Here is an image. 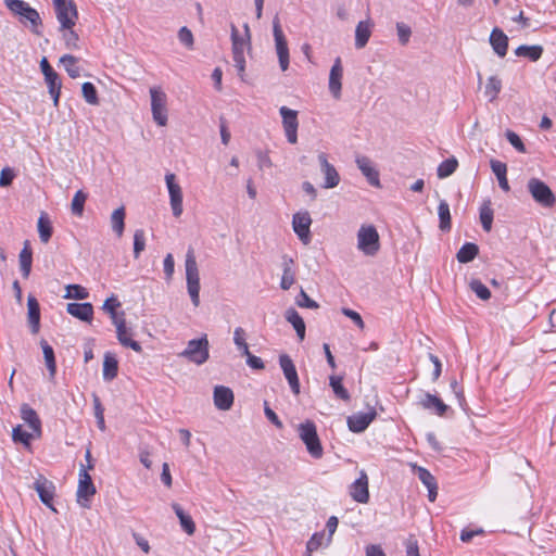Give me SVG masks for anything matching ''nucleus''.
Returning a JSON list of instances; mask_svg holds the SVG:
<instances>
[{
  "instance_id": "13",
  "label": "nucleus",
  "mask_w": 556,
  "mask_h": 556,
  "mask_svg": "<svg viewBox=\"0 0 556 556\" xmlns=\"http://www.w3.org/2000/svg\"><path fill=\"white\" fill-rule=\"evenodd\" d=\"M279 365L282 369L283 376L287 379L290 389L294 395L300 394V380L298 376L296 368L293 364L291 357L287 354H281L279 356Z\"/></svg>"
},
{
  "instance_id": "1",
  "label": "nucleus",
  "mask_w": 556,
  "mask_h": 556,
  "mask_svg": "<svg viewBox=\"0 0 556 556\" xmlns=\"http://www.w3.org/2000/svg\"><path fill=\"white\" fill-rule=\"evenodd\" d=\"M150 111L152 119L157 127H166L169 118L168 98L166 92L160 87L154 86L149 90Z\"/></svg>"
},
{
  "instance_id": "27",
  "label": "nucleus",
  "mask_w": 556,
  "mask_h": 556,
  "mask_svg": "<svg viewBox=\"0 0 556 556\" xmlns=\"http://www.w3.org/2000/svg\"><path fill=\"white\" fill-rule=\"evenodd\" d=\"M27 317L30 330L34 334L38 333L40 328V305L37 299L29 294L27 298Z\"/></svg>"
},
{
  "instance_id": "32",
  "label": "nucleus",
  "mask_w": 556,
  "mask_h": 556,
  "mask_svg": "<svg viewBox=\"0 0 556 556\" xmlns=\"http://www.w3.org/2000/svg\"><path fill=\"white\" fill-rule=\"evenodd\" d=\"M20 270L23 278L27 279L31 271L33 264V250L28 241H25L22 251L20 252Z\"/></svg>"
},
{
  "instance_id": "43",
  "label": "nucleus",
  "mask_w": 556,
  "mask_h": 556,
  "mask_svg": "<svg viewBox=\"0 0 556 556\" xmlns=\"http://www.w3.org/2000/svg\"><path fill=\"white\" fill-rule=\"evenodd\" d=\"M493 214L494 213H493L491 200L483 201V203L480 207V222H481L482 228L488 232L492 229Z\"/></svg>"
},
{
  "instance_id": "54",
  "label": "nucleus",
  "mask_w": 556,
  "mask_h": 556,
  "mask_svg": "<svg viewBox=\"0 0 556 556\" xmlns=\"http://www.w3.org/2000/svg\"><path fill=\"white\" fill-rule=\"evenodd\" d=\"M233 342L236 346L242 352V355L249 354L250 350L245 342V331L241 327H237L233 331Z\"/></svg>"
},
{
  "instance_id": "26",
  "label": "nucleus",
  "mask_w": 556,
  "mask_h": 556,
  "mask_svg": "<svg viewBox=\"0 0 556 556\" xmlns=\"http://www.w3.org/2000/svg\"><path fill=\"white\" fill-rule=\"evenodd\" d=\"M490 45L498 56L504 58L508 49V37L501 28L495 27L490 34Z\"/></svg>"
},
{
  "instance_id": "35",
  "label": "nucleus",
  "mask_w": 556,
  "mask_h": 556,
  "mask_svg": "<svg viewBox=\"0 0 556 556\" xmlns=\"http://www.w3.org/2000/svg\"><path fill=\"white\" fill-rule=\"evenodd\" d=\"M285 317L287 321H289L293 326L299 339L301 341L304 340L305 323L303 318L300 316V314L293 307H290L286 311Z\"/></svg>"
},
{
  "instance_id": "7",
  "label": "nucleus",
  "mask_w": 556,
  "mask_h": 556,
  "mask_svg": "<svg viewBox=\"0 0 556 556\" xmlns=\"http://www.w3.org/2000/svg\"><path fill=\"white\" fill-rule=\"evenodd\" d=\"M53 4L61 28H73L78 18V11L74 0H53Z\"/></svg>"
},
{
  "instance_id": "40",
  "label": "nucleus",
  "mask_w": 556,
  "mask_h": 556,
  "mask_svg": "<svg viewBox=\"0 0 556 556\" xmlns=\"http://www.w3.org/2000/svg\"><path fill=\"white\" fill-rule=\"evenodd\" d=\"M491 168H492V172L494 173V175L496 176V178L498 180L500 187L504 191H508L509 190V185H508V180H507V177H506V174H507V166H506V164L503 163V162L496 161V160H492L491 161Z\"/></svg>"
},
{
  "instance_id": "22",
  "label": "nucleus",
  "mask_w": 556,
  "mask_h": 556,
  "mask_svg": "<svg viewBox=\"0 0 556 556\" xmlns=\"http://www.w3.org/2000/svg\"><path fill=\"white\" fill-rule=\"evenodd\" d=\"M343 67L341 59L337 58L329 74V90L333 98L340 99L342 89Z\"/></svg>"
},
{
  "instance_id": "63",
  "label": "nucleus",
  "mask_w": 556,
  "mask_h": 556,
  "mask_svg": "<svg viewBox=\"0 0 556 556\" xmlns=\"http://www.w3.org/2000/svg\"><path fill=\"white\" fill-rule=\"evenodd\" d=\"M406 555L407 556H419L418 542L414 535H409L405 541Z\"/></svg>"
},
{
  "instance_id": "4",
  "label": "nucleus",
  "mask_w": 556,
  "mask_h": 556,
  "mask_svg": "<svg viewBox=\"0 0 556 556\" xmlns=\"http://www.w3.org/2000/svg\"><path fill=\"white\" fill-rule=\"evenodd\" d=\"M298 433L302 442L305 444L308 454L316 459L324 455V450L317 434L316 425L312 420H305L298 427Z\"/></svg>"
},
{
  "instance_id": "21",
  "label": "nucleus",
  "mask_w": 556,
  "mask_h": 556,
  "mask_svg": "<svg viewBox=\"0 0 556 556\" xmlns=\"http://www.w3.org/2000/svg\"><path fill=\"white\" fill-rule=\"evenodd\" d=\"M21 418L25 424L33 430L36 438H40L42 434L41 420L37 412L28 404L24 403L21 405Z\"/></svg>"
},
{
  "instance_id": "58",
  "label": "nucleus",
  "mask_w": 556,
  "mask_h": 556,
  "mask_svg": "<svg viewBox=\"0 0 556 556\" xmlns=\"http://www.w3.org/2000/svg\"><path fill=\"white\" fill-rule=\"evenodd\" d=\"M295 303L300 307L316 309L319 307L318 303L312 300L307 293L301 289L299 295L295 299Z\"/></svg>"
},
{
  "instance_id": "29",
  "label": "nucleus",
  "mask_w": 556,
  "mask_h": 556,
  "mask_svg": "<svg viewBox=\"0 0 556 556\" xmlns=\"http://www.w3.org/2000/svg\"><path fill=\"white\" fill-rule=\"evenodd\" d=\"M45 81L48 86L49 94L53 100V105L58 108L62 88V81L59 74L54 71L50 74L45 75Z\"/></svg>"
},
{
  "instance_id": "46",
  "label": "nucleus",
  "mask_w": 556,
  "mask_h": 556,
  "mask_svg": "<svg viewBox=\"0 0 556 556\" xmlns=\"http://www.w3.org/2000/svg\"><path fill=\"white\" fill-rule=\"evenodd\" d=\"M60 62L64 65L65 71L67 72L71 78H77L80 76L81 70L77 65V58L72 54H64Z\"/></svg>"
},
{
  "instance_id": "36",
  "label": "nucleus",
  "mask_w": 556,
  "mask_h": 556,
  "mask_svg": "<svg viewBox=\"0 0 556 556\" xmlns=\"http://www.w3.org/2000/svg\"><path fill=\"white\" fill-rule=\"evenodd\" d=\"M121 306H122V304H121L119 300L117 299V296L115 294H112L104 301L101 308L106 314H109L112 321H116L117 319L125 316V312H123V311L118 312V308Z\"/></svg>"
},
{
  "instance_id": "57",
  "label": "nucleus",
  "mask_w": 556,
  "mask_h": 556,
  "mask_svg": "<svg viewBox=\"0 0 556 556\" xmlns=\"http://www.w3.org/2000/svg\"><path fill=\"white\" fill-rule=\"evenodd\" d=\"M324 540V532L314 533L306 544V556H311L314 551H317L323 545Z\"/></svg>"
},
{
  "instance_id": "33",
  "label": "nucleus",
  "mask_w": 556,
  "mask_h": 556,
  "mask_svg": "<svg viewBox=\"0 0 556 556\" xmlns=\"http://www.w3.org/2000/svg\"><path fill=\"white\" fill-rule=\"evenodd\" d=\"M172 508L174 509L176 516L178 517L182 530L188 535H192L195 532V523L192 520L191 516L188 515L182 509V507L179 504H177V503H173L172 504Z\"/></svg>"
},
{
  "instance_id": "34",
  "label": "nucleus",
  "mask_w": 556,
  "mask_h": 556,
  "mask_svg": "<svg viewBox=\"0 0 556 556\" xmlns=\"http://www.w3.org/2000/svg\"><path fill=\"white\" fill-rule=\"evenodd\" d=\"M118 372V362L114 354L106 352L103 359V379L105 381H112L116 378Z\"/></svg>"
},
{
  "instance_id": "51",
  "label": "nucleus",
  "mask_w": 556,
  "mask_h": 556,
  "mask_svg": "<svg viewBox=\"0 0 556 556\" xmlns=\"http://www.w3.org/2000/svg\"><path fill=\"white\" fill-rule=\"evenodd\" d=\"M81 92H83V97L87 103L92 104V105H97L99 103L98 91H97L96 86L92 83H90V81L84 83L81 86Z\"/></svg>"
},
{
  "instance_id": "8",
  "label": "nucleus",
  "mask_w": 556,
  "mask_h": 556,
  "mask_svg": "<svg viewBox=\"0 0 556 556\" xmlns=\"http://www.w3.org/2000/svg\"><path fill=\"white\" fill-rule=\"evenodd\" d=\"M528 191L533 200L543 207H553L556 203V198L551 188L539 178L529 179Z\"/></svg>"
},
{
  "instance_id": "48",
  "label": "nucleus",
  "mask_w": 556,
  "mask_h": 556,
  "mask_svg": "<svg viewBox=\"0 0 556 556\" xmlns=\"http://www.w3.org/2000/svg\"><path fill=\"white\" fill-rule=\"evenodd\" d=\"M501 90H502L501 79L497 76L489 77L486 85H485V89H484V94L489 99V101H491V102L494 101L497 98Z\"/></svg>"
},
{
  "instance_id": "25",
  "label": "nucleus",
  "mask_w": 556,
  "mask_h": 556,
  "mask_svg": "<svg viewBox=\"0 0 556 556\" xmlns=\"http://www.w3.org/2000/svg\"><path fill=\"white\" fill-rule=\"evenodd\" d=\"M66 311L70 315L74 316L75 318H77L81 321H86V323H91L92 317H93V306L89 302L68 303L66 305Z\"/></svg>"
},
{
  "instance_id": "60",
  "label": "nucleus",
  "mask_w": 556,
  "mask_h": 556,
  "mask_svg": "<svg viewBox=\"0 0 556 556\" xmlns=\"http://www.w3.org/2000/svg\"><path fill=\"white\" fill-rule=\"evenodd\" d=\"M396 31L399 36V41L401 45L405 46L412 36V29L408 25L404 23H396Z\"/></svg>"
},
{
  "instance_id": "56",
  "label": "nucleus",
  "mask_w": 556,
  "mask_h": 556,
  "mask_svg": "<svg viewBox=\"0 0 556 556\" xmlns=\"http://www.w3.org/2000/svg\"><path fill=\"white\" fill-rule=\"evenodd\" d=\"M470 289L476 293V295L479 299L483 301H486L491 298L490 290L478 279H472L470 281Z\"/></svg>"
},
{
  "instance_id": "11",
  "label": "nucleus",
  "mask_w": 556,
  "mask_h": 556,
  "mask_svg": "<svg viewBox=\"0 0 556 556\" xmlns=\"http://www.w3.org/2000/svg\"><path fill=\"white\" fill-rule=\"evenodd\" d=\"M279 113L282 117V126L285 129L287 140L291 144H295L298 142V127H299L298 112L294 110H291L287 106H281L279 109Z\"/></svg>"
},
{
  "instance_id": "55",
  "label": "nucleus",
  "mask_w": 556,
  "mask_h": 556,
  "mask_svg": "<svg viewBox=\"0 0 556 556\" xmlns=\"http://www.w3.org/2000/svg\"><path fill=\"white\" fill-rule=\"evenodd\" d=\"M63 33V39L67 49H77V42L79 40L78 34L73 28H61Z\"/></svg>"
},
{
  "instance_id": "38",
  "label": "nucleus",
  "mask_w": 556,
  "mask_h": 556,
  "mask_svg": "<svg viewBox=\"0 0 556 556\" xmlns=\"http://www.w3.org/2000/svg\"><path fill=\"white\" fill-rule=\"evenodd\" d=\"M40 344L42 348L43 358H45L46 366L48 368L50 378L53 379L56 374V361H55L54 350L46 340H41Z\"/></svg>"
},
{
  "instance_id": "50",
  "label": "nucleus",
  "mask_w": 556,
  "mask_h": 556,
  "mask_svg": "<svg viewBox=\"0 0 556 556\" xmlns=\"http://www.w3.org/2000/svg\"><path fill=\"white\" fill-rule=\"evenodd\" d=\"M88 194L83 190H78L72 200V213L76 216H81Z\"/></svg>"
},
{
  "instance_id": "5",
  "label": "nucleus",
  "mask_w": 556,
  "mask_h": 556,
  "mask_svg": "<svg viewBox=\"0 0 556 556\" xmlns=\"http://www.w3.org/2000/svg\"><path fill=\"white\" fill-rule=\"evenodd\" d=\"M357 249L366 256H375L380 250V237L374 225L364 224L357 231Z\"/></svg>"
},
{
  "instance_id": "24",
  "label": "nucleus",
  "mask_w": 556,
  "mask_h": 556,
  "mask_svg": "<svg viewBox=\"0 0 556 556\" xmlns=\"http://www.w3.org/2000/svg\"><path fill=\"white\" fill-rule=\"evenodd\" d=\"M414 472L417 475L418 479L426 485L428 489V498L430 502H434L438 495V485L435 478L431 475L429 470L424 467L413 465Z\"/></svg>"
},
{
  "instance_id": "9",
  "label": "nucleus",
  "mask_w": 556,
  "mask_h": 556,
  "mask_svg": "<svg viewBox=\"0 0 556 556\" xmlns=\"http://www.w3.org/2000/svg\"><path fill=\"white\" fill-rule=\"evenodd\" d=\"M273 33L279 66L282 72H286L289 67L290 62L289 48L278 16H275L273 21Z\"/></svg>"
},
{
  "instance_id": "64",
  "label": "nucleus",
  "mask_w": 556,
  "mask_h": 556,
  "mask_svg": "<svg viewBox=\"0 0 556 556\" xmlns=\"http://www.w3.org/2000/svg\"><path fill=\"white\" fill-rule=\"evenodd\" d=\"M341 312L344 316L351 318L359 329H364V320L357 312L345 307H343Z\"/></svg>"
},
{
  "instance_id": "53",
  "label": "nucleus",
  "mask_w": 556,
  "mask_h": 556,
  "mask_svg": "<svg viewBox=\"0 0 556 556\" xmlns=\"http://www.w3.org/2000/svg\"><path fill=\"white\" fill-rule=\"evenodd\" d=\"M89 296L86 288L80 285H68L66 287L65 299L85 300Z\"/></svg>"
},
{
  "instance_id": "23",
  "label": "nucleus",
  "mask_w": 556,
  "mask_h": 556,
  "mask_svg": "<svg viewBox=\"0 0 556 556\" xmlns=\"http://www.w3.org/2000/svg\"><path fill=\"white\" fill-rule=\"evenodd\" d=\"M356 165L368 182L374 187H380L379 172L374 166L371 160L367 156H357Z\"/></svg>"
},
{
  "instance_id": "12",
  "label": "nucleus",
  "mask_w": 556,
  "mask_h": 556,
  "mask_svg": "<svg viewBox=\"0 0 556 556\" xmlns=\"http://www.w3.org/2000/svg\"><path fill=\"white\" fill-rule=\"evenodd\" d=\"M170 207L173 211V215L175 217H179L182 214V191L180 186L176 182V176L173 173H169L165 176Z\"/></svg>"
},
{
  "instance_id": "6",
  "label": "nucleus",
  "mask_w": 556,
  "mask_h": 556,
  "mask_svg": "<svg viewBox=\"0 0 556 556\" xmlns=\"http://www.w3.org/2000/svg\"><path fill=\"white\" fill-rule=\"evenodd\" d=\"M208 340L206 334L199 339L190 340L187 348L178 354L195 365H203L210 357Z\"/></svg>"
},
{
  "instance_id": "59",
  "label": "nucleus",
  "mask_w": 556,
  "mask_h": 556,
  "mask_svg": "<svg viewBox=\"0 0 556 556\" xmlns=\"http://www.w3.org/2000/svg\"><path fill=\"white\" fill-rule=\"evenodd\" d=\"M505 137L508 140V142L520 153H526V146L523 144L520 137L513 130H507L505 132Z\"/></svg>"
},
{
  "instance_id": "52",
  "label": "nucleus",
  "mask_w": 556,
  "mask_h": 556,
  "mask_svg": "<svg viewBox=\"0 0 556 556\" xmlns=\"http://www.w3.org/2000/svg\"><path fill=\"white\" fill-rule=\"evenodd\" d=\"M458 162L455 157L443 161L438 167V177L446 178L451 176L457 168Z\"/></svg>"
},
{
  "instance_id": "62",
  "label": "nucleus",
  "mask_w": 556,
  "mask_h": 556,
  "mask_svg": "<svg viewBox=\"0 0 556 556\" xmlns=\"http://www.w3.org/2000/svg\"><path fill=\"white\" fill-rule=\"evenodd\" d=\"M178 38L186 47L191 48L193 46V35L188 27L184 26L179 29Z\"/></svg>"
},
{
  "instance_id": "17",
  "label": "nucleus",
  "mask_w": 556,
  "mask_h": 556,
  "mask_svg": "<svg viewBox=\"0 0 556 556\" xmlns=\"http://www.w3.org/2000/svg\"><path fill=\"white\" fill-rule=\"evenodd\" d=\"M33 488L37 491L41 503L50 509L55 510L53 507V497L55 492L53 482L41 476L34 482Z\"/></svg>"
},
{
  "instance_id": "16",
  "label": "nucleus",
  "mask_w": 556,
  "mask_h": 556,
  "mask_svg": "<svg viewBox=\"0 0 556 556\" xmlns=\"http://www.w3.org/2000/svg\"><path fill=\"white\" fill-rule=\"evenodd\" d=\"M351 497L361 504L369 501L368 477L364 470H361L359 477L350 486Z\"/></svg>"
},
{
  "instance_id": "42",
  "label": "nucleus",
  "mask_w": 556,
  "mask_h": 556,
  "mask_svg": "<svg viewBox=\"0 0 556 556\" xmlns=\"http://www.w3.org/2000/svg\"><path fill=\"white\" fill-rule=\"evenodd\" d=\"M33 439H37L35 433L27 432L22 425H17L12 430V440L14 443H21L25 447L29 448Z\"/></svg>"
},
{
  "instance_id": "10",
  "label": "nucleus",
  "mask_w": 556,
  "mask_h": 556,
  "mask_svg": "<svg viewBox=\"0 0 556 556\" xmlns=\"http://www.w3.org/2000/svg\"><path fill=\"white\" fill-rule=\"evenodd\" d=\"M79 480L77 488V502L83 507H89L90 498L96 493V486L92 482L91 476L88 473L87 468L81 465L79 469Z\"/></svg>"
},
{
  "instance_id": "15",
  "label": "nucleus",
  "mask_w": 556,
  "mask_h": 556,
  "mask_svg": "<svg viewBox=\"0 0 556 556\" xmlns=\"http://www.w3.org/2000/svg\"><path fill=\"white\" fill-rule=\"evenodd\" d=\"M377 413L375 407H369L366 413H355L348 417V427L352 432H363L376 418Z\"/></svg>"
},
{
  "instance_id": "2",
  "label": "nucleus",
  "mask_w": 556,
  "mask_h": 556,
  "mask_svg": "<svg viewBox=\"0 0 556 556\" xmlns=\"http://www.w3.org/2000/svg\"><path fill=\"white\" fill-rule=\"evenodd\" d=\"M7 8L14 15L18 16V21L27 25L29 23L30 30L34 34H39L38 27L41 26L42 21L38 11L23 0H4Z\"/></svg>"
},
{
  "instance_id": "45",
  "label": "nucleus",
  "mask_w": 556,
  "mask_h": 556,
  "mask_svg": "<svg viewBox=\"0 0 556 556\" xmlns=\"http://www.w3.org/2000/svg\"><path fill=\"white\" fill-rule=\"evenodd\" d=\"M438 214L440 219V229L448 231L451 229V212L450 205L445 200H441L438 206Z\"/></svg>"
},
{
  "instance_id": "44",
  "label": "nucleus",
  "mask_w": 556,
  "mask_h": 556,
  "mask_svg": "<svg viewBox=\"0 0 556 556\" xmlns=\"http://www.w3.org/2000/svg\"><path fill=\"white\" fill-rule=\"evenodd\" d=\"M125 208L123 206L116 208L111 215L112 230L117 237H122L125 228Z\"/></svg>"
},
{
  "instance_id": "30",
  "label": "nucleus",
  "mask_w": 556,
  "mask_h": 556,
  "mask_svg": "<svg viewBox=\"0 0 556 556\" xmlns=\"http://www.w3.org/2000/svg\"><path fill=\"white\" fill-rule=\"evenodd\" d=\"M372 22L370 20L361 21L355 29V47L364 48L371 35Z\"/></svg>"
},
{
  "instance_id": "61",
  "label": "nucleus",
  "mask_w": 556,
  "mask_h": 556,
  "mask_svg": "<svg viewBox=\"0 0 556 556\" xmlns=\"http://www.w3.org/2000/svg\"><path fill=\"white\" fill-rule=\"evenodd\" d=\"M15 176L13 168L9 166L2 168L0 173V187L4 188L11 186Z\"/></svg>"
},
{
  "instance_id": "47",
  "label": "nucleus",
  "mask_w": 556,
  "mask_h": 556,
  "mask_svg": "<svg viewBox=\"0 0 556 556\" xmlns=\"http://www.w3.org/2000/svg\"><path fill=\"white\" fill-rule=\"evenodd\" d=\"M293 260L288 258L283 262V273L280 281V288L282 290H289L294 283V273L292 270Z\"/></svg>"
},
{
  "instance_id": "41",
  "label": "nucleus",
  "mask_w": 556,
  "mask_h": 556,
  "mask_svg": "<svg viewBox=\"0 0 556 556\" xmlns=\"http://www.w3.org/2000/svg\"><path fill=\"white\" fill-rule=\"evenodd\" d=\"M543 53L542 46L534 45V46H526L521 45L515 50V54L517 56H523L528 58L529 60L535 62L538 61Z\"/></svg>"
},
{
  "instance_id": "28",
  "label": "nucleus",
  "mask_w": 556,
  "mask_h": 556,
  "mask_svg": "<svg viewBox=\"0 0 556 556\" xmlns=\"http://www.w3.org/2000/svg\"><path fill=\"white\" fill-rule=\"evenodd\" d=\"M419 404L425 409L434 410L438 416H444L448 409L441 399L430 393H426Z\"/></svg>"
},
{
  "instance_id": "31",
  "label": "nucleus",
  "mask_w": 556,
  "mask_h": 556,
  "mask_svg": "<svg viewBox=\"0 0 556 556\" xmlns=\"http://www.w3.org/2000/svg\"><path fill=\"white\" fill-rule=\"evenodd\" d=\"M232 56L244 55V50L250 49L251 40L239 35L238 28L231 24Z\"/></svg>"
},
{
  "instance_id": "49",
  "label": "nucleus",
  "mask_w": 556,
  "mask_h": 556,
  "mask_svg": "<svg viewBox=\"0 0 556 556\" xmlns=\"http://www.w3.org/2000/svg\"><path fill=\"white\" fill-rule=\"evenodd\" d=\"M329 384L332 388V391L338 399L343 400V401L350 400V393L342 384V377L330 376Z\"/></svg>"
},
{
  "instance_id": "19",
  "label": "nucleus",
  "mask_w": 556,
  "mask_h": 556,
  "mask_svg": "<svg viewBox=\"0 0 556 556\" xmlns=\"http://www.w3.org/2000/svg\"><path fill=\"white\" fill-rule=\"evenodd\" d=\"M318 161L320 164V170L325 176V182L323 187L326 189L337 187L340 182V176L334 166L328 162L327 155L325 153H319Z\"/></svg>"
},
{
  "instance_id": "3",
  "label": "nucleus",
  "mask_w": 556,
  "mask_h": 556,
  "mask_svg": "<svg viewBox=\"0 0 556 556\" xmlns=\"http://www.w3.org/2000/svg\"><path fill=\"white\" fill-rule=\"evenodd\" d=\"M187 290L192 304L198 307L200 304V276L194 251L190 248L185 261Z\"/></svg>"
},
{
  "instance_id": "20",
  "label": "nucleus",
  "mask_w": 556,
  "mask_h": 556,
  "mask_svg": "<svg viewBox=\"0 0 556 556\" xmlns=\"http://www.w3.org/2000/svg\"><path fill=\"white\" fill-rule=\"evenodd\" d=\"M214 405L219 410H229L233 405L235 395L230 388L216 386L213 392Z\"/></svg>"
},
{
  "instance_id": "37",
  "label": "nucleus",
  "mask_w": 556,
  "mask_h": 556,
  "mask_svg": "<svg viewBox=\"0 0 556 556\" xmlns=\"http://www.w3.org/2000/svg\"><path fill=\"white\" fill-rule=\"evenodd\" d=\"M40 241L48 243L53 233V227L47 213L42 212L37 223Z\"/></svg>"
},
{
  "instance_id": "18",
  "label": "nucleus",
  "mask_w": 556,
  "mask_h": 556,
  "mask_svg": "<svg viewBox=\"0 0 556 556\" xmlns=\"http://www.w3.org/2000/svg\"><path fill=\"white\" fill-rule=\"evenodd\" d=\"M311 224L312 218L307 212L296 213L293 215V230L304 244H307L311 241Z\"/></svg>"
},
{
  "instance_id": "14",
  "label": "nucleus",
  "mask_w": 556,
  "mask_h": 556,
  "mask_svg": "<svg viewBox=\"0 0 556 556\" xmlns=\"http://www.w3.org/2000/svg\"><path fill=\"white\" fill-rule=\"evenodd\" d=\"M112 323L116 327V337L118 342L125 348H130L134 351L139 352V341L132 339L134 331L127 326L125 316Z\"/></svg>"
},
{
  "instance_id": "39",
  "label": "nucleus",
  "mask_w": 556,
  "mask_h": 556,
  "mask_svg": "<svg viewBox=\"0 0 556 556\" xmlns=\"http://www.w3.org/2000/svg\"><path fill=\"white\" fill-rule=\"evenodd\" d=\"M479 254V247L476 243L467 242L457 252L456 258L459 263L466 264L475 260Z\"/></svg>"
}]
</instances>
